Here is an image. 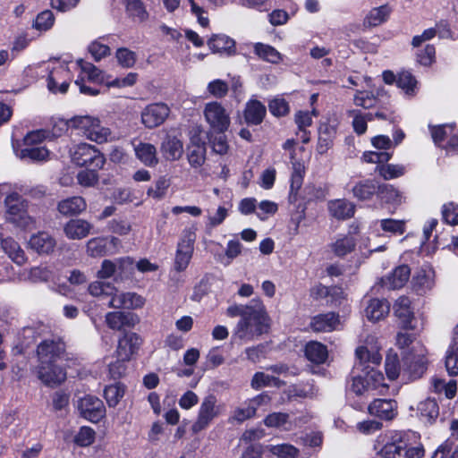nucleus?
I'll return each instance as SVG.
<instances>
[{"mask_svg":"<svg viewBox=\"0 0 458 458\" xmlns=\"http://www.w3.org/2000/svg\"><path fill=\"white\" fill-rule=\"evenodd\" d=\"M130 315L121 311L108 312L106 315V322L113 330H121L123 327L130 326Z\"/></svg>","mask_w":458,"mask_h":458,"instance_id":"nucleus-47","label":"nucleus"},{"mask_svg":"<svg viewBox=\"0 0 458 458\" xmlns=\"http://www.w3.org/2000/svg\"><path fill=\"white\" fill-rule=\"evenodd\" d=\"M64 344L60 340L47 339L38 345L39 363L57 362L65 356Z\"/></svg>","mask_w":458,"mask_h":458,"instance_id":"nucleus-10","label":"nucleus"},{"mask_svg":"<svg viewBox=\"0 0 458 458\" xmlns=\"http://www.w3.org/2000/svg\"><path fill=\"white\" fill-rule=\"evenodd\" d=\"M380 91H377V97H375L371 92L363 90L357 91L354 96V104L358 106H361L363 108H370L377 106L380 102L386 103L385 100H387L386 104H389V97L385 95H380Z\"/></svg>","mask_w":458,"mask_h":458,"instance_id":"nucleus-34","label":"nucleus"},{"mask_svg":"<svg viewBox=\"0 0 458 458\" xmlns=\"http://www.w3.org/2000/svg\"><path fill=\"white\" fill-rule=\"evenodd\" d=\"M160 151L166 160L175 161L182 156L183 145L177 137L166 135L161 143Z\"/></svg>","mask_w":458,"mask_h":458,"instance_id":"nucleus-21","label":"nucleus"},{"mask_svg":"<svg viewBox=\"0 0 458 458\" xmlns=\"http://www.w3.org/2000/svg\"><path fill=\"white\" fill-rule=\"evenodd\" d=\"M0 195H5L6 220L15 226L30 230L36 227V220L28 214V202L19 193L11 191L7 183L0 184Z\"/></svg>","mask_w":458,"mask_h":458,"instance_id":"nucleus-2","label":"nucleus"},{"mask_svg":"<svg viewBox=\"0 0 458 458\" xmlns=\"http://www.w3.org/2000/svg\"><path fill=\"white\" fill-rule=\"evenodd\" d=\"M221 413L222 406L215 395L209 394L204 397L198 409L197 418L191 426L192 433L198 434L208 428Z\"/></svg>","mask_w":458,"mask_h":458,"instance_id":"nucleus-4","label":"nucleus"},{"mask_svg":"<svg viewBox=\"0 0 458 458\" xmlns=\"http://www.w3.org/2000/svg\"><path fill=\"white\" fill-rule=\"evenodd\" d=\"M254 53L259 58L272 64H278L282 60L281 54L275 47L267 44L256 43Z\"/></svg>","mask_w":458,"mask_h":458,"instance_id":"nucleus-42","label":"nucleus"},{"mask_svg":"<svg viewBox=\"0 0 458 458\" xmlns=\"http://www.w3.org/2000/svg\"><path fill=\"white\" fill-rule=\"evenodd\" d=\"M431 386L433 391L437 394L445 393V395L448 399H452L454 397L457 391V382L456 380H450L448 383H445V380L433 377L431 379Z\"/></svg>","mask_w":458,"mask_h":458,"instance_id":"nucleus-45","label":"nucleus"},{"mask_svg":"<svg viewBox=\"0 0 458 458\" xmlns=\"http://www.w3.org/2000/svg\"><path fill=\"white\" fill-rule=\"evenodd\" d=\"M208 46L214 53L231 55L235 52V41L225 34H214L208 40Z\"/></svg>","mask_w":458,"mask_h":458,"instance_id":"nucleus-24","label":"nucleus"},{"mask_svg":"<svg viewBox=\"0 0 458 458\" xmlns=\"http://www.w3.org/2000/svg\"><path fill=\"white\" fill-rule=\"evenodd\" d=\"M170 108L164 103L147 106L141 112V123L145 127L153 129L160 126L169 116Z\"/></svg>","mask_w":458,"mask_h":458,"instance_id":"nucleus-11","label":"nucleus"},{"mask_svg":"<svg viewBox=\"0 0 458 458\" xmlns=\"http://www.w3.org/2000/svg\"><path fill=\"white\" fill-rule=\"evenodd\" d=\"M386 373L389 379L394 380L400 375V366L398 361V356L396 353L389 352L386 358Z\"/></svg>","mask_w":458,"mask_h":458,"instance_id":"nucleus-58","label":"nucleus"},{"mask_svg":"<svg viewBox=\"0 0 458 458\" xmlns=\"http://www.w3.org/2000/svg\"><path fill=\"white\" fill-rule=\"evenodd\" d=\"M0 241L3 250L14 263L21 266L26 262L25 252L17 242L10 237L3 239L2 234H0Z\"/></svg>","mask_w":458,"mask_h":458,"instance_id":"nucleus-30","label":"nucleus"},{"mask_svg":"<svg viewBox=\"0 0 458 458\" xmlns=\"http://www.w3.org/2000/svg\"><path fill=\"white\" fill-rule=\"evenodd\" d=\"M127 16L136 22H145L149 13L141 0H122Z\"/></svg>","mask_w":458,"mask_h":458,"instance_id":"nucleus-26","label":"nucleus"},{"mask_svg":"<svg viewBox=\"0 0 458 458\" xmlns=\"http://www.w3.org/2000/svg\"><path fill=\"white\" fill-rule=\"evenodd\" d=\"M93 225L84 219H71L64 227L65 235L69 239L81 240L87 237Z\"/></svg>","mask_w":458,"mask_h":458,"instance_id":"nucleus-22","label":"nucleus"},{"mask_svg":"<svg viewBox=\"0 0 458 458\" xmlns=\"http://www.w3.org/2000/svg\"><path fill=\"white\" fill-rule=\"evenodd\" d=\"M95 437V430L90 427L83 426L74 437V443L79 446L86 447L94 443Z\"/></svg>","mask_w":458,"mask_h":458,"instance_id":"nucleus-54","label":"nucleus"},{"mask_svg":"<svg viewBox=\"0 0 458 458\" xmlns=\"http://www.w3.org/2000/svg\"><path fill=\"white\" fill-rule=\"evenodd\" d=\"M268 451L278 458H296L299 455V449L291 444L270 445Z\"/></svg>","mask_w":458,"mask_h":458,"instance_id":"nucleus-49","label":"nucleus"},{"mask_svg":"<svg viewBox=\"0 0 458 458\" xmlns=\"http://www.w3.org/2000/svg\"><path fill=\"white\" fill-rule=\"evenodd\" d=\"M394 312L402 327L413 328L411 323L414 317L411 309V301L408 297L402 296L397 299L394 305Z\"/></svg>","mask_w":458,"mask_h":458,"instance_id":"nucleus-20","label":"nucleus"},{"mask_svg":"<svg viewBox=\"0 0 458 458\" xmlns=\"http://www.w3.org/2000/svg\"><path fill=\"white\" fill-rule=\"evenodd\" d=\"M397 403L392 399H376L369 405V412L381 420H393L397 414Z\"/></svg>","mask_w":458,"mask_h":458,"instance_id":"nucleus-18","label":"nucleus"},{"mask_svg":"<svg viewBox=\"0 0 458 458\" xmlns=\"http://www.w3.org/2000/svg\"><path fill=\"white\" fill-rule=\"evenodd\" d=\"M266 106L258 100H250L246 104L244 118L248 124L258 125L262 123L266 115Z\"/></svg>","mask_w":458,"mask_h":458,"instance_id":"nucleus-31","label":"nucleus"},{"mask_svg":"<svg viewBox=\"0 0 458 458\" xmlns=\"http://www.w3.org/2000/svg\"><path fill=\"white\" fill-rule=\"evenodd\" d=\"M54 14L51 11L47 10L38 14L34 27L39 30H47L50 29L54 24Z\"/></svg>","mask_w":458,"mask_h":458,"instance_id":"nucleus-62","label":"nucleus"},{"mask_svg":"<svg viewBox=\"0 0 458 458\" xmlns=\"http://www.w3.org/2000/svg\"><path fill=\"white\" fill-rule=\"evenodd\" d=\"M356 362L352 369V383L349 390L356 395L384 394L388 386L385 383L384 375L374 369L382 360V355L377 351H369L365 346H360L356 350Z\"/></svg>","mask_w":458,"mask_h":458,"instance_id":"nucleus-1","label":"nucleus"},{"mask_svg":"<svg viewBox=\"0 0 458 458\" xmlns=\"http://www.w3.org/2000/svg\"><path fill=\"white\" fill-rule=\"evenodd\" d=\"M145 304V299L136 293L114 292L109 307L114 309H140Z\"/></svg>","mask_w":458,"mask_h":458,"instance_id":"nucleus-14","label":"nucleus"},{"mask_svg":"<svg viewBox=\"0 0 458 458\" xmlns=\"http://www.w3.org/2000/svg\"><path fill=\"white\" fill-rule=\"evenodd\" d=\"M378 197L386 203L398 206L403 203V193L391 184H382L378 188Z\"/></svg>","mask_w":458,"mask_h":458,"instance_id":"nucleus-41","label":"nucleus"},{"mask_svg":"<svg viewBox=\"0 0 458 458\" xmlns=\"http://www.w3.org/2000/svg\"><path fill=\"white\" fill-rule=\"evenodd\" d=\"M304 353L308 360L318 365L324 364L328 358L327 347L318 341L307 343Z\"/></svg>","mask_w":458,"mask_h":458,"instance_id":"nucleus-27","label":"nucleus"},{"mask_svg":"<svg viewBox=\"0 0 458 458\" xmlns=\"http://www.w3.org/2000/svg\"><path fill=\"white\" fill-rule=\"evenodd\" d=\"M327 206L330 215L338 220L351 218L355 212V205L347 199H333Z\"/></svg>","mask_w":458,"mask_h":458,"instance_id":"nucleus-23","label":"nucleus"},{"mask_svg":"<svg viewBox=\"0 0 458 458\" xmlns=\"http://www.w3.org/2000/svg\"><path fill=\"white\" fill-rule=\"evenodd\" d=\"M411 269L407 265L397 267L390 276L382 279L383 286L388 289L403 287L409 280Z\"/></svg>","mask_w":458,"mask_h":458,"instance_id":"nucleus-25","label":"nucleus"},{"mask_svg":"<svg viewBox=\"0 0 458 458\" xmlns=\"http://www.w3.org/2000/svg\"><path fill=\"white\" fill-rule=\"evenodd\" d=\"M207 90L211 96L221 98L227 94L228 85L222 80H214L208 84Z\"/></svg>","mask_w":458,"mask_h":458,"instance_id":"nucleus-63","label":"nucleus"},{"mask_svg":"<svg viewBox=\"0 0 458 458\" xmlns=\"http://www.w3.org/2000/svg\"><path fill=\"white\" fill-rule=\"evenodd\" d=\"M256 302L260 301L252 300L248 305L233 304L227 308L225 313L230 318L241 317L242 318L256 308Z\"/></svg>","mask_w":458,"mask_h":458,"instance_id":"nucleus-57","label":"nucleus"},{"mask_svg":"<svg viewBox=\"0 0 458 458\" xmlns=\"http://www.w3.org/2000/svg\"><path fill=\"white\" fill-rule=\"evenodd\" d=\"M21 159H30L31 161H45L49 157V151L45 147L25 148L19 154Z\"/></svg>","mask_w":458,"mask_h":458,"instance_id":"nucleus-50","label":"nucleus"},{"mask_svg":"<svg viewBox=\"0 0 458 458\" xmlns=\"http://www.w3.org/2000/svg\"><path fill=\"white\" fill-rule=\"evenodd\" d=\"M420 419L425 423H433L439 415V408L435 399L428 398L418 404Z\"/></svg>","mask_w":458,"mask_h":458,"instance_id":"nucleus-37","label":"nucleus"},{"mask_svg":"<svg viewBox=\"0 0 458 458\" xmlns=\"http://www.w3.org/2000/svg\"><path fill=\"white\" fill-rule=\"evenodd\" d=\"M396 84L398 88L402 89L406 95L414 96L417 89V81L414 76L407 72H402L399 73Z\"/></svg>","mask_w":458,"mask_h":458,"instance_id":"nucleus-46","label":"nucleus"},{"mask_svg":"<svg viewBox=\"0 0 458 458\" xmlns=\"http://www.w3.org/2000/svg\"><path fill=\"white\" fill-rule=\"evenodd\" d=\"M38 379L48 386H55L66 379L64 369L56 362L38 363L37 367Z\"/></svg>","mask_w":458,"mask_h":458,"instance_id":"nucleus-12","label":"nucleus"},{"mask_svg":"<svg viewBox=\"0 0 458 458\" xmlns=\"http://www.w3.org/2000/svg\"><path fill=\"white\" fill-rule=\"evenodd\" d=\"M56 242L47 232H38L32 234L29 241V246L34 251L40 255H48L52 253L55 248Z\"/></svg>","mask_w":458,"mask_h":458,"instance_id":"nucleus-19","label":"nucleus"},{"mask_svg":"<svg viewBox=\"0 0 458 458\" xmlns=\"http://www.w3.org/2000/svg\"><path fill=\"white\" fill-rule=\"evenodd\" d=\"M203 114L206 122L215 131L224 133L229 128L230 114L221 103L216 101L207 103Z\"/></svg>","mask_w":458,"mask_h":458,"instance_id":"nucleus-8","label":"nucleus"},{"mask_svg":"<svg viewBox=\"0 0 458 458\" xmlns=\"http://www.w3.org/2000/svg\"><path fill=\"white\" fill-rule=\"evenodd\" d=\"M267 327L265 307L262 302H256V308L237 322L232 339L242 342L252 341L265 333Z\"/></svg>","mask_w":458,"mask_h":458,"instance_id":"nucleus-3","label":"nucleus"},{"mask_svg":"<svg viewBox=\"0 0 458 458\" xmlns=\"http://www.w3.org/2000/svg\"><path fill=\"white\" fill-rule=\"evenodd\" d=\"M445 369L450 376L458 375V346L451 344L445 354Z\"/></svg>","mask_w":458,"mask_h":458,"instance_id":"nucleus-53","label":"nucleus"},{"mask_svg":"<svg viewBox=\"0 0 458 458\" xmlns=\"http://www.w3.org/2000/svg\"><path fill=\"white\" fill-rule=\"evenodd\" d=\"M88 291L92 296L95 297H99L102 295H110L112 297L114 292H115L116 289L109 283L95 281L89 284L88 286Z\"/></svg>","mask_w":458,"mask_h":458,"instance_id":"nucleus-56","label":"nucleus"},{"mask_svg":"<svg viewBox=\"0 0 458 458\" xmlns=\"http://www.w3.org/2000/svg\"><path fill=\"white\" fill-rule=\"evenodd\" d=\"M377 172L385 180H392L403 176L405 174V166L403 165H379L376 168Z\"/></svg>","mask_w":458,"mask_h":458,"instance_id":"nucleus-48","label":"nucleus"},{"mask_svg":"<svg viewBox=\"0 0 458 458\" xmlns=\"http://www.w3.org/2000/svg\"><path fill=\"white\" fill-rule=\"evenodd\" d=\"M70 72L66 65L53 68L47 78V88L53 93H65L69 87Z\"/></svg>","mask_w":458,"mask_h":458,"instance_id":"nucleus-13","label":"nucleus"},{"mask_svg":"<svg viewBox=\"0 0 458 458\" xmlns=\"http://www.w3.org/2000/svg\"><path fill=\"white\" fill-rule=\"evenodd\" d=\"M427 359L424 354H408L404 357L403 375L408 379L415 380L421 377L427 370Z\"/></svg>","mask_w":458,"mask_h":458,"instance_id":"nucleus-17","label":"nucleus"},{"mask_svg":"<svg viewBox=\"0 0 458 458\" xmlns=\"http://www.w3.org/2000/svg\"><path fill=\"white\" fill-rule=\"evenodd\" d=\"M453 131L454 126L452 124L435 126L431 128V136L434 142L441 146L445 140H447L448 135L451 134Z\"/></svg>","mask_w":458,"mask_h":458,"instance_id":"nucleus-60","label":"nucleus"},{"mask_svg":"<svg viewBox=\"0 0 458 458\" xmlns=\"http://www.w3.org/2000/svg\"><path fill=\"white\" fill-rule=\"evenodd\" d=\"M432 458H458V448L446 441L434 452Z\"/></svg>","mask_w":458,"mask_h":458,"instance_id":"nucleus-64","label":"nucleus"},{"mask_svg":"<svg viewBox=\"0 0 458 458\" xmlns=\"http://www.w3.org/2000/svg\"><path fill=\"white\" fill-rule=\"evenodd\" d=\"M407 437L410 433L403 431H388L382 437L383 446L377 451L382 458H396L407 448Z\"/></svg>","mask_w":458,"mask_h":458,"instance_id":"nucleus-7","label":"nucleus"},{"mask_svg":"<svg viewBox=\"0 0 458 458\" xmlns=\"http://www.w3.org/2000/svg\"><path fill=\"white\" fill-rule=\"evenodd\" d=\"M78 64L81 67V72L84 77L92 82H103L104 75L103 72L98 69L94 64L83 60H79Z\"/></svg>","mask_w":458,"mask_h":458,"instance_id":"nucleus-51","label":"nucleus"},{"mask_svg":"<svg viewBox=\"0 0 458 458\" xmlns=\"http://www.w3.org/2000/svg\"><path fill=\"white\" fill-rule=\"evenodd\" d=\"M356 240L351 234L339 235L334 242L330 244L331 251L337 257H344L354 250Z\"/></svg>","mask_w":458,"mask_h":458,"instance_id":"nucleus-35","label":"nucleus"},{"mask_svg":"<svg viewBox=\"0 0 458 458\" xmlns=\"http://www.w3.org/2000/svg\"><path fill=\"white\" fill-rule=\"evenodd\" d=\"M434 284V272L431 269H422L413 277L414 288L420 294L431 290Z\"/></svg>","mask_w":458,"mask_h":458,"instance_id":"nucleus-38","label":"nucleus"},{"mask_svg":"<svg viewBox=\"0 0 458 458\" xmlns=\"http://www.w3.org/2000/svg\"><path fill=\"white\" fill-rule=\"evenodd\" d=\"M80 415L93 423L100 421L106 416V407L103 402L92 395H86L78 401Z\"/></svg>","mask_w":458,"mask_h":458,"instance_id":"nucleus-9","label":"nucleus"},{"mask_svg":"<svg viewBox=\"0 0 458 458\" xmlns=\"http://www.w3.org/2000/svg\"><path fill=\"white\" fill-rule=\"evenodd\" d=\"M196 241V228L194 226L182 231V237L177 244L174 258V269L183 271L187 268L192 258L194 242Z\"/></svg>","mask_w":458,"mask_h":458,"instance_id":"nucleus-6","label":"nucleus"},{"mask_svg":"<svg viewBox=\"0 0 458 458\" xmlns=\"http://www.w3.org/2000/svg\"><path fill=\"white\" fill-rule=\"evenodd\" d=\"M142 344V339L136 333L125 334L118 341L116 349V357L122 360H129L131 357L139 350Z\"/></svg>","mask_w":458,"mask_h":458,"instance_id":"nucleus-15","label":"nucleus"},{"mask_svg":"<svg viewBox=\"0 0 458 458\" xmlns=\"http://www.w3.org/2000/svg\"><path fill=\"white\" fill-rule=\"evenodd\" d=\"M97 117L90 115H78L71 118L67 125L69 128L72 130L78 131L79 134L86 137L88 136V132L90 131L94 123H96Z\"/></svg>","mask_w":458,"mask_h":458,"instance_id":"nucleus-40","label":"nucleus"},{"mask_svg":"<svg viewBox=\"0 0 458 458\" xmlns=\"http://www.w3.org/2000/svg\"><path fill=\"white\" fill-rule=\"evenodd\" d=\"M87 139L101 144L112 140V132L109 128L102 126L99 119L97 118L96 123L88 132Z\"/></svg>","mask_w":458,"mask_h":458,"instance_id":"nucleus-43","label":"nucleus"},{"mask_svg":"<svg viewBox=\"0 0 458 458\" xmlns=\"http://www.w3.org/2000/svg\"><path fill=\"white\" fill-rule=\"evenodd\" d=\"M86 207L85 199L80 196L71 197L58 203V210L64 216L80 214L86 209Z\"/></svg>","mask_w":458,"mask_h":458,"instance_id":"nucleus-33","label":"nucleus"},{"mask_svg":"<svg viewBox=\"0 0 458 458\" xmlns=\"http://www.w3.org/2000/svg\"><path fill=\"white\" fill-rule=\"evenodd\" d=\"M442 218L448 225H458V205L454 202L444 204L442 207Z\"/></svg>","mask_w":458,"mask_h":458,"instance_id":"nucleus-59","label":"nucleus"},{"mask_svg":"<svg viewBox=\"0 0 458 458\" xmlns=\"http://www.w3.org/2000/svg\"><path fill=\"white\" fill-rule=\"evenodd\" d=\"M270 113L277 117L284 116L289 112L288 103L282 98H275L268 103Z\"/></svg>","mask_w":458,"mask_h":458,"instance_id":"nucleus-61","label":"nucleus"},{"mask_svg":"<svg viewBox=\"0 0 458 458\" xmlns=\"http://www.w3.org/2000/svg\"><path fill=\"white\" fill-rule=\"evenodd\" d=\"M339 315L335 312L318 314L311 318L310 327L316 333L332 332L340 329Z\"/></svg>","mask_w":458,"mask_h":458,"instance_id":"nucleus-16","label":"nucleus"},{"mask_svg":"<svg viewBox=\"0 0 458 458\" xmlns=\"http://www.w3.org/2000/svg\"><path fill=\"white\" fill-rule=\"evenodd\" d=\"M389 13L390 10L387 5L371 9L363 20V26L370 28L382 24L387 20Z\"/></svg>","mask_w":458,"mask_h":458,"instance_id":"nucleus-39","label":"nucleus"},{"mask_svg":"<svg viewBox=\"0 0 458 458\" xmlns=\"http://www.w3.org/2000/svg\"><path fill=\"white\" fill-rule=\"evenodd\" d=\"M170 186V181L165 176H160L154 183V186L149 187L147 191V194L155 199H163Z\"/></svg>","mask_w":458,"mask_h":458,"instance_id":"nucleus-52","label":"nucleus"},{"mask_svg":"<svg viewBox=\"0 0 458 458\" xmlns=\"http://www.w3.org/2000/svg\"><path fill=\"white\" fill-rule=\"evenodd\" d=\"M137 158L146 166L153 167L158 164L157 148L153 144L140 142L134 147Z\"/></svg>","mask_w":458,"mask_h":458,"instance_id":"nucleus-28","label":"nucleus"},{"mask_svg":"<svg viewBox=\"0 0 458 458\" xmlns=\"http://www.w3.org/2000/svg\"><path fill=\"white\" fill-rule=\"evenodd\" d=\"M379 186L374 180H363L353 186L352 194L359 200H369L375 193H378Z\"/></svg>","mask_w":458,"mask_h":458,"instance_id":"nucleus-36","label":"nucleus"},{"mask_svg":"<svg viewBox=\"0 0 458 458\" xmlns=\"http://www.w3.org/2000/svg\"><path fill=\"white\" fill-rule=\"evenodd\" d=\"M390 310V305L386 300L372 299L368 304L365 313L369 320L376 322L384 318Z\"/></svg>","mask_w":458,"mask_h":458,"instance_id":"nucleus-32","label":"nucleus"},{"mask_svg":"<svg viewBox=\"0 0 458 458\" xmlns=\"http://www.w3.org/2000/svg\"><path fill=\"white\" fill-rule=\"evenodd\" d=\"M107 240L104 237H96L87 242V253L91 257H101L106 254Z\"/></svg>","mask_w":458,"mask_h":458,"instance_id":"nucleus-55","label":"nucleus"},{"mask_svg":"<svg viewBox=\"0 0 458 458\" xmlns=\"http://www.w3.org/2000/svg\"><path fill=\"white\" fill-rule=\"evenodd\" d=\"M124 392V386L119 382L106 386L104 390V397L108 406L115 407L119 403L120 400L123 397Z\"/></svg>","mask_w":458,"mask_h":458,"instance_id":"nucleus-44","label":"nucleus"},{"mask_svg":"<svg viewBox=\"0 0 458 458\" xmlns=\"http://www.w3.org/2000/svg\"><path fill=\"white\" fill-rule=\"evenodd\" d=\"M206 159V147L198 136L191 139V145L188 148V161L193 167L201 166Z\"/></svg>","mask_w":458,"mask_h":458,"instance_id":"nucleus-29","label":"nucleus"},{"mask_svg":"<svg viewBox=\"0 0 458 458\" xmlns=\"http://www.w3.org/2000/svg\"><path fill=\"white\" fill-rule=\"evenodd\" d=\"M72 161L80 166L101 169L106 158L94 146L88 143H80L70 150Z\"/></svg>","mask_w":458,"mask_h":458,"instance_id":"nucleus-5","label":"nucleus"}]
</instances>
